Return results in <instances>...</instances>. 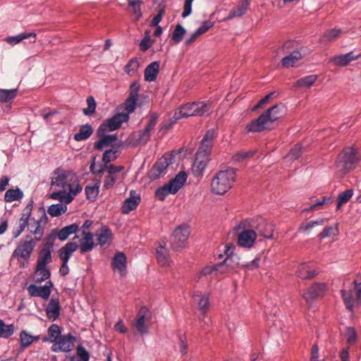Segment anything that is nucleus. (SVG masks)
<instances>
[{
	"instance_id": "1",
	"label": "nucleus",
	"mask_w": 361,
	"mask_h": 361,
	"mask_svg": "<svg viewBox=\"0 0 361 361\" xmlns=\"http://www.w3.org/2000/svg\"><path fill=\"white\" fill-rule=\"evenodd\" d=\"M285 113V106L281 104H277L268 109L262 114L257 119L253 120L246 126L247 132H262L264 130L271 129L272 123L283 116Z\"/></svg>"
},
{
	"instance_id": "2",
	"label": "nucleus",
	"mask_w": 361,
	"mask_h": 361,
	"mask_svg": "<svg viewBox=\"0 0 361 361\" xmlns=\"http://www.w3.org/2000/svg\"><path fill=\"white\" fill-rule=\"evenodd\" d=\"M51 185L68 189L73 195H78L82 189L75 173L61 169H57L54 171L51 177Z\"/></svg>"
},
{
	"instance_id": "3",
	"label": "nucleus",
	"mask_w": 361,
	"mask_h": 361,
	"mask_svg": "<svg viewBox=\"0 0 361 361\" xmlns=\"http://www.w3.org/2000/svg\"><path fill=\"white\" fill-rule=\"evenodd\" d=\"M361 157L358 154L357 149L353 147H345L338 155L336 160V169L338 173L344 176L353 170Z\"/></svg>"
},
{
	"instance_id": "4",
	"label": "nucleus",
	"mask_w": 361,
	"mask_h": 361,
	"mask_svg": "<svg viewBox=\"0 0 361 361\" xmlns=\"http://www.w3.org/2000/svg\"><path fill=\"white\" fill-rule=\"evenodd\" d=\"M235 173L236 170L233 168L219 171L212 180V191L217 195L225 194L233 186Z\"/></svg>"
},
{
	"instance_id": "5",
	"label": "nucleus",
	"mask_w": 361,
	"mask_h": 361,
	"mask_svg": "<svg viewBox=\"0 0 361 361\" xmlns=\"http://www.w3.org/2000/svg\"><path fill=\"white\" fill-rule=\"evenodd\" d=\"M211 104L209 101L188 103L181 106L178 111L175 112L174 118L180 119L189 116H202L209 111Z\"/></svg>"
},
{
	"instance_id": "6",
	"label": "nucleus",
	"mask_w": 361,
	"mask_h": 361,
	"mask_svg": "<svg viewBox=\"0 0 361 361\" xmlns=\"http://www.w3.org/2000/svg\"><path fill=\"white\" fill-rule=\"evenodd\" d=\"M346 308L353 311L355 306L361 304V275H357L353 285L348 289L341 290Z\"/></svg>"
},
{
	"instance_id": "7",
	"label": "nucleus",
	"mask_w": 361,
	"mask_h": 361,
	"mask_svg": "<svg viewBox=\"0 0 361 361\" xmlns=\"http://www.w3.org/2000/svg\"><path fill=\"white\" fill-rule=\"evenodd\" d=\"M187 180V174L185 171H180L170 181L159 188L155 192L156 197L161 201L165 200L169 194H176L184 185Z\"/></svg>"
},
{
	"instance_id": "8",
	"label": "nucleus",
	"mask_w": 361,
	"mask_h": 361,
	"mask_svg": "<svg viewBox=\"0 0 361 361\" xmlns=\"http://www.w3.org/2000/svg\"><path fill=\"white\" fill-rule=\"evenodd\" d=\"M302 49L300 44L296 41L286 42L282 47V50L284 54H287V56L281 60L283 66L286 68L293 66L300 60L303 57Z\"/></svg>"
},
{
	"instance_id": "9",
	"label": "nucleus",
	"mask_w": 361,
	"mask_h": 361,
	"mask_svg": "<svg viewBox=\"0 0 361 361\" xmlns=\"http://www.w3.org/2000/svg\"><path fill=\"white\" fill-rule=\"evenodd\" d=\"M35 247V243L30 235H25L20 240L16 248L12 253V258H17L20 266L24 264L22 259L27 261Z\"/></svg>"
},
{
	"instance_id": "10",
	"label": "nucleus",
	"mask_w": 361,
	"mask_h": 361,
	"mask_svg": "<svg viewBox=\"0 0 361 361\" xmlns=\"http://www.w3.org/2000/svg\"><path fill=\"white\" fill-rule=\"evenodd\" d=\"M248 226L256 231L259 235L266 238H272L274 225L261 216H257L247 221Z\"/></svg>"
},
{
	"instance_id": "11",
	"label": "nucleus",
	"mask_w": 361,
	"mask_h": 361,
	"mask_svg": "<svg viewBox=\"0 0 361 361\" xmlns=\"http://www.w3.org/2000/svg\"><path fill=\"white\" fill-rule=\"evenodd\" d=\"M190 228L187 225H180L178 226L173 233L171 240V247L175 251H179L183 249L188 240L190 235Z\"/></svg>"
},
{
	"instance_id": "12",
	"label": "nucleus",
	"mask_w": 361,
	"mask_h": 361,
	"mask_svg": "<svg viewBox=\"0 0 361 361\" xmlns=\"http://www.w3.org/2000/svg\"><path fill=\"white\" fill-rule=\"evenodd\" d=\"M129 119L128 114L118 113L111 118L106 119L99 126L97 132L100 134L104 131H114L118 129L122 123L127 122Z\"/></svg>"
},
{
	"instance_id": "13",
	"label": "nucleus",
	"mask_w": 361,
	"mask_h": 361,
	"mask_svg": "<svg viewBox=\"0 0 361 361\" xmlns=\"http://www.w3.org/2000/svg\"><path fill=\"white\" fill-rule=\"evenodd\" d=\"M152 314L150 311L145 306L141 307L136 315L133 327L141 334H147L149 332L147 322L150 321Z\"/></svg>"
},
{
	"instance_id": "14",
	"label": "nucleus",
	"mask_w": 361,
	"mask_h": 361,
	"mask_svg": "<svg viewBox=\"0 0 361 361\" xmlns=\"http://www.w3.org/2000/svg\"><path fill=\"white\" fill-rule=\"evenodd\" d=\"M75 341V337L70 333L66 335L61 336L58 341L51 346V350L54 352H70L74 347Z\"/></svg>"
},
{
	"instance_id": "15",
	"label": "nucleus",
	"mask_w": 361,
	"mask_h": 361,
	"mask_svg": "<svg viewBox=\"0 0 361 361\" xmlns=\"http://www.w3.org/2000/svg\"><path fill=\"white\" fill-rule=\"evenodd\" d=\"M326 290V286L324 283H317L310 287L302 294V298L306 301L307 305H310L311 302L324 295Z\"/></svg>"
},
{
	"instance_id": "16",
	"label": "nucleus",
	"mask_w": 361,
	"mask_h": 361,
	"mask_svg": "<svg viewBox=\"0 0 361 361\" xmlns=\"http://www.w3.org/2000/svg\"><path fill=\"white\" fill-rule=\"evenodd\" d=\"M257 236V234L256 233V231L248 226V228H245L239 233L238 236V243L241 247L250 248L253 245Z\"/></svg>"
},
{
	"instance_id": "17",
	"label": "nucleus",
	"mask_w": 361,
	"mask_h": 361,
	"mask_svg": "<svg viewBox=\"0 0 361 361\" xmlns=\"http://www.w3.org/2000/svg\"><path fill=\"white\" fill-rule=\"evenodd\" d=\"M171 164V161L166 157H161L157 161L152 169L149 172V177L152 180L158 178L161 174L165 173L167 167Z\"/></svg>"
},
{
	"instance_id": "18",
	"label": "nucleus",
	"mask_w": 361,
	"mask_h": 361,
	"mask_svg": "<svg viewBox=\"0 0 361 361\" xmlns=\"http://www.w3.org/2000/svg\"><path fill=\"white\" fill-rule=\"evenodd\" d=\"M360 58H361V53L357 55H355L353 51H350L345 54L334 56L330 59L329 61L337 66L343 67L348 66L351 61Z\"/></svg>"
},
{
	"instance_id": "19",
	"label": "nucleus",
	"mask_w": 361,
	"mask_h": 361,
	"mask_svg": "<svg viewBox=\"0 0 361 361\" xmlns=\"http://www.w3.org/2000/svg\"><path fill=\"white\" fill-rule=\"evenodd\" d=\"M150 133L151 132L148 129L140 130L137 133H133L126 142L129 144L132 143L133 145H145L150 139Z\"/></svg>"
},
{
	"instance_id": "20",
	"label": "nucleus",
	"mask_w": 361,
	"mask_h": 361,
	"mask_svg": "<svg viewBox=\"0 0 361 361\" xmlns=\"http://www.w3.org/2000/svg\"><path fill=\"white\" fill-rule=\"evenodd\" d=\"M61 309L59 299L51 298L45 309L47 318L51 321H55L60 315Z\"/></svg>"
},
{
	"instance_id": "21",
	"label": "nucleus",
	"mask_w": 361,
	"mask_h": 361,
	"mask_svg": "<svg viewBox=\"0 0 361 361\" xmlns=\"http://www.w3.org/2000/svg\"><path fill=\"white\" fill-rule=\"evenodd\" d=\"M80 243L78 248L81 254L91 251L95 247L93 233L84 232L82 238L80 239Z\"/></svg>"
},
{
	"instance_id": "22",
	"label": "nucleus",
	"mask_w": 361,
	"mask_h": 361,
	"mask_svg": "<svg viewBox=\"0 0 361 361\" xmlns=\"http://www.w3.org/2000/svg\"><path fill=\"white\" fill-rule=\"evenodd\" d=\"M295 274L298 277L301 278L302 279H310L313 278L317 273L313 268L312 264L305 262L298 266V269L295 271Z\"/></svg>"
},
{
	"instance_id": "23",
	"label": "nucleus",
	"mask_w": 361,
	"mask_h": 361,
	"mask_svg": "<svg viewBox=\"0 0 361 361\" xmlns=\"http://www.w3.org/2000/svg\"><path fill=\"white\" fill-rule=\"evenodd\" d=\"M27 292L31 297H39L44 300H48L51 295V290L48 288L38 286L35 284L30 285L27 288Z\"/></svg>"
},
{
	"instance_id": "24",
	"label": "nucleus",
	"mask_w": 361,
	"mask_h": 361,
	"mask_svg": "<svg viewBox=\"0 0 361 361\" xmlns=\"http://www.w3.org/2000/svg\"><path fill=\"white\" fill-rule=\"evenodd\" d=\"M130 197L127 198L121 207L123 214H128L135 209L140 202V197L135 195V191H130Z\"/></svg>"
},
{
	"instance_id": "25",
	"label": "nucleus",
	"mask_w": 361,
	"mask_h": 361,
	"mask_svg": "<svg viewBox=\"0 0 361 361\" xmlns=\"http://www.w3.org/2000/svg\"><path fill=\"white\" fill-rule=\"evenodd\" d=\"M77 195H73L72 192H69L68 189H62L54 192L50 195V198L59 200L61 204H66L72 202Z\"/></svg>"
},
{
	"instance_id": "26",
	"label": "nucleus",
	"mask_w": 361,
	"mask_h": 361,
	"mask_svg": "<svg viewBox=\"0 0 361 361\" xmlns=\"http://www.w3.org/2000/svg\"><path fill=\"white\" fill-rule=\"evenodd\" d=\"M209 158L196 154L194 163L192 166V173L195 176H200L207 166Z\"/></svg>"
},
{
	"instance_id": "27",
	"label": "nucleus",
	"mask_w": 361,
	"mask_h": 361,
	"mask_svg": "<svg viewBox=\"0 0 361 361\" xmlns=\"http://www.w3.org/2000/svg\"><path fill=\"white\" fill-rule=\"evenodd\" d=\"M78 244L76 242H69L62 247L59 252V257L63 262H68L73 253L78 249Z\"/></svg>"
},
{
	"instance_id": "28",
	"label": "nucleus",
	"mask_w": 361,
	"mask_h": 361,
	"mask_svg": "<svg viewBox=\"0 0 361 361\" xmlns=\"http://www.w3.org/2000/svg\"><path fill=\"white\" fill-rule=\"evenodd\" d=\"M234 247L232 245H226L225 254L227 257L221 263L222 267L226 265L229 269H233L239 264V258L237 255L233 254Z\"/></svg>"
},
{
	"instance_id": "29",
	"label": "nucleus",
	"mask_w": 361,
	"mask_h": 361,
	"mask_svg": "<svg viewBox=\"0 0 361 361\" xmlns=\"http://www.w3.org/2000/svg\"><path fill=\"white\" fill-rule=\"evenodd\" d=\"M106 133L107 131H104V133H102L101 135V133L99 134L97 131V135L100 137V139L94 143V147L96 149L102 150L104 147L109 146L112 142L117 140L118 137L116 135H106Z\"/></svg>"
},
{
	"instance_id": "30",
	"label": "nucleus",
	"mask_w": 361,
	"mask_h": 361,
	"mask_svg": "<svg viewBox=\"0 0 361 361\" xmlns=\"http://www.w3.org/2000/svg\"><path fill=\"white\" fill-rule=\"evenodd\" d=\"M209 293H205L202 294L200 292H195L192 295L193 301L198 305L199 309L204 314L206 313L209 307Z\"/></svg>"
},
{
	"instance_id": "31",
	"label": "nucleus",
	"mask_w": 361,
	"mask_h": 361,
	"mask_svg": "<svg viewBox=\"0 0 361 361\" xmlns=\"http://www.w3.org/2000/svg\"><path fill=\"white\" fill-rule=\"evenodd\" d=\"M160 63L159 61H154L149 63L145 70V80L148 82H153L157 80Z\"/></svg>"
},
{
	"instance_id": "32",
	"label": "nucleus",
	"mask_w": 361,
	"mask_h": 361,
	"mask_svg": "<svg viewBox=\"0 0 361 361\" xmlns=\"http://www.w3.org/2000/svg\"><path fill=\"white\" fill-rule=\"evenodd\" d=\"M112 267L123 275L126 269V256L123 252H116L112 261Z\"/></svg>"
},
{
	"instance_id": "33",
	"label": "nucleus",
	"mask_w": 361,
	"mask_h": 361,
	"mask_svg": "<svg viewBox=\"0 0 361 361\" xmlns=\"http://www.w3.org/2000/svg\"><path fill=\"white\" fill-rule=\"evenodd\" d=\"M113 238V233L111 229L106 226H102L101 232L97 235L98 243L101 245H109Z\"/></svg>"
},
{
	"instance_id": "34",
	"label": "nucleus",
	"mask_w": 361,
	"mask_h": 361,
	"mask_svg": "<svg viewBox=\"0 0 361 361\" xmlns=\"http://www.w3.org/2000/svg\"><path fill=\"white\" fill-rule=\"evenodd\" d=\"M249 5H250L249 0H242L240 5L232 8L230 11L227 19H232L233 18L241 17L247 11Z\"/></svg>"
},
{
	"instance_id": "35",
	"label": "nucleus",
	"mask_w": 361,
	"mask_h": 361,
	"mask_svg": "<svg viewBox=\"0 0 361 361\" xmlns=\"http://www.w3.org/2000/svg\"><path fill=\"white\" fill-rule=\"evenodd\" d=\"M78 230V225L77 224H72L60 229L56 233V237H58L61 241H64L68 239L71 235L76 233Z\"/></svg>"
},
{
	"instance_id": "36",
	"label": "nucleus",
	"mask_w": 361,
	"mask_h": 361,
	"mask_svg": "<svg viewBox=\"0 0 361 361\" xmlns=\"http://www.w3.org/2000/svg\"><path fill=\"white\" fill-rule=\"evenodd\" d=\"M342 33V30L341 29H336V28H331L326 32H324V34L321 36L319 39V42L321 44H326L327 43H329L332 42L333 40H335L336 39L338 38L340 35Z\"/></svg>"
},
{
	"instance_id": "37",
	"label": "nucleus",
	"mask_w": 361,
	"mask_h": 361,
	"mask_svg": "<svg viewBox=\"0 0 361 361\" xmlns=\"http://www.w3.org/2000/svg\"><path fill=\"white\" fill-rule=\"evenodd\" d=\"M93 128L89 124H85L80 127L78 133L74 135V140L80 142L88 139L93 133Z\"/></svg>"
},
{
	"instance_id": "38",
	"label": "nucleus",
	"mask_w": 361,
	"mask_h": 361,
	"mask_svg": "<svg viewBox=\"0 0 361 361\" xmlns=\"http://www.w3.org/2000/svg\"><path fill=\"white\" fill-rule=\"evenodd\" d=\"M36 34L35 32H23L20 33L16 36L8 37L5 39V41L11 45H15L24 39H29L30 37L33 38L32 42H35Z\"/></svg>"
},
{
	"instance_id": "39",
	"label": "nucleus",
	"mask_w": 361,
	"mask_h": 361,
	"mask_svg": "<svg viewBox=\"0 0 361 361\" xmlns=\"http://www.w3.org/2000/svg\"><path fill=\"white\" fill-rule=\"evenodd\" d=\"M50 276V271L46 267L37 265L33 280L36 283H40L49 279Z\"/></svg>"
},
{
	"instance_id": "40",
	"label": "nucleus",
	"mask_w": 361,
	"mask_h": 361,
	"mask_svg": "<svg viewBox=\"0 0 361 361\" xmlns=\"http://www.w3.org/2000/svg\"><path fill=\"white\" fill-rule=\"evenodd\" d=\"M18 89H0V102L3 103H12L17 97Z\"/></svg>"
},
{
	"instance_id": "41",
	"label": "nucleus",
	"mask_w": 361,
	"mask_h": 361,
	"mask_svg": "<svg viewBox=\"0 0 361 361\" xmlns=\"http://www.w3.org/2000/svg\"><path fill=\"white\" fill-rule=\"evenodd\" d=\"M317 75H309L298 80L293 85L295 87H310L317 80Z\"/></svg>"
},
{
	"instance_id": "42",
	"label": "nucleus",
	"mask_w": 361,
	"mask_h": 361,
	"mask_svg": "<svg viewBox=\"0 0 361 361\" xmlns=\"http://www.w3.org/2000/svg\"><path fill=\"white\" fill-rule=\"evenodd\" d=\"M23 197V192L19 189H9L4 195V200L7 202H11L19 200Z\"/></svg>"
},
{
	"instance_id": "43",
	"label": "nucleus",
	"mask_w": 361,
	"mask_h": 361,
	"mask_svg": "<svg viewBox=\"0 0 361 361\" xmlns=\"http://www.w3.org/2000/svg\"><path fill=\"white\" fill-rule=\"evenodd\" d=\"M51 259L52 257L51 250H45L42 249L39 254L37 265L40 267H46L47 264L51 262Z\"/></svg>"
},
{
	"instance_id": "44",
	"label": "nucleus",
	"mask_w": 361,
	"mask_h": 361,
	"mask_svg": "<svg viewBox=\"0 0 361 361\" xmlns=\"http://www.w3.org/2000/svg\"><path fill=\"white\" fill-rule=\"evenodd\" d=\"M20 339L21 345L23 348H27L30 346L34 341H38L39 339V336H32L26 331H22L20 334Z\"/></svg>"
},
{
	"instance_id": "45",
	"label": "nucleus",
	"mask_w": 361,
	"mask_h": 361,
	"mask_svg": "<svg viewBox=\"0 0 361 361\" xmlns=\"http://www.w3.org/2000/svg\"><path fill=\"white\" fill-rule=\"evenodd\" d=\"M67 206L63 204H54L48 208V214L53 217L59 216L65 213Z\"/></svg>"
},
{
	"instance_id": "46",
	"label": "nucleus",
	"mask_w": 361,
	"mask_h": 361,
	"mask_svg": "<svg viewBox=\"0 0 361 361\" xmlns=\"http://www.w3.org/2000/svg\"><path fill=\"white\" fill-rule=\"evenodd\" d=\"M353 195V190L348 189L342 192H341L338 196V203L336 206V209H339L342 207L343 204L347 203Z\"/></svg>"
},
{
	"instance_id": "47",
	"label": "nucleus",
	"mask_w": 361,
	"mask_h": 361,
	"mask_svg": "<svg viewBox=\"0 0 361 361\" xmlns=\"http://www.w3.org/2000/svg\"><path fill=\"white\" fill-rule=\"evenodd\" d=\"M14 333L13 324L6 325L2 319H0V337L7 338Z\"/></svg>"
},
{
	"instance_id": "48",
	"label": "nucleus",
	"mask_w": 361,
	"mask_h": 361,
	"mask_svg": "<svg viewBox=\"0 0 361 361\" xmlns=\"http://www.w3.org/2000/svg\"><path fill=\"white\" fill-rule=\"evenodd\" d=\"M338 234V224L326 226L324 230L319 234V237L321 238H325L328 237H334Z\"/></svg>"
},
{
	"instance_id": "49",
	"label": "nucleus",
	"mask_w": 361,
	"mask_h": 361,
	"mask_svg": "<svg viewBox=\"0 0 361 361\" xmlns=\"http://www.w3.org/2000/svg\"><path fill=\"white\" fill-rule=\"evenodd\" d=\"M185 33V29L181 25L178 24L176 26L173 32L171 39L174 43L178 44L183 40Z\"/></svg>"
},
{
	"instance_id": "50",
	"label": "nucleus",
	"mask_w": 361,
	"mask_h": 361,
	"mask_svg": "<svg viewBox=\"0 0 361 361\" xmlns=\"http://www.w3.org/2000/svg\"><path fill=\"white\" fill-rule=\"evenodd\" d=\"M212 146H213V142H209L202 140L200 147H199V149L196 154L202 155V156H204V157L209 158V157L211 154V152H212Z\"/></svg>"
},
{
	"instance_id": "51",
	"label": "nucleus",
	"mask_w": 361,
	"mask_h": 361,
	"mask_svg": "<svg viewBox=\"0 0 361 361\" xmlns=\"http://www.w3.org/2000/svg\"><path fill=\"white\" fill-rule=\"evenodd\" d=\"M345 337L349 345H353L357 342V334L354 327L348 326L346 328Z\"/></svg>"
},
{
	"instance_id": "52",
	"label": "nucleus",
	"mask_w": 361,
	"mask_h": 361,
	"mask_svg": "<svg viewBox=\"0 0 361 361\" xmlns=\"http://www.w3.org/2000/svg\"><path fill=\"white\" fill-rule=\"evenodd\" d=\"M28 231L32 235L39 234L40 233H44V228L41 225V219L40 220H34L33 223H28Z\"/></svg>"
},
{
	"instance_id": "53",
	"label": "nucleus",
	"mask_w": 361,
	"mask_h": 361,
	"mask_svg": "<svg viewBox=\"0 0 361 361\" xmlns=\"http://www.w3.org/2000/svg\"><path fill=\"white\" fill-rule=\"evenodd\" d=\"M61 329L59 325L55 324H51L48 329L49 336L51 338V342L56 343L61 336Z\"/></svg>"
},
{
	"instance_id": "54",
	"label": "nucleus",
	"mask_w": 361,
	"mask_h": 361,
	"mask_svg": "<svg viewBox=\"0 0 361 361\" xmlns=\"http://www.w3.org/2000/svg\"><path fill=\"white\" fill-rule=\"evenodd\" d=\"M119 153V150L116 149H108L104 152L102 157L103 162L107 165L111 161H114L117 159L118 154Z\"/></svg>"
},
{
	"instance_id": "55",
	"label": "nucleus",
	"mask_w": 361,
	"mask_h": 361,
	"mask_svg": "<svg viewBox=\"0 0 361 361\" xmlns=\"http://www.w3.org/2000/svg\"><path fill=\"white\" fill-rule=\"evenodd\" d=\"M157 259L159 264L161 266L169 265V258L166 250L161 249L157 250Z\"/></svg>"
},
{
	"instance_id": "56",
	"label": "nucleus",
	"mask_w": 361,
	"mask_h": 361,
	"mask_svg": "<svg viewBox=\"0 0 361 361\" xmlns=\"http://www.w3.org/2000/svg\"><path fill=\"white\" fill-rule=\"evenodd\" d=\"M87 107L83 109V114L85 116H92L96 109V102L93 97L90 96L87 98Z\"/></svg>"
},
{
	"instance_id": "57",
	"label": "nucleus",
	"mask_w": 361,
	"mask_h": 361,
	"mask_svg": "<svg viewBox=\"0 0 361 361\" xmlns=\"http://www.w3.org/2000/svg\"><path fill=\"white\" fill-rule=\"evenodd\" d=\"M139 67H140V63H139L137 59L135 58H133L126 64V66L125 67L126 72L129 75L133 74L138 69Z\"/></svg>"
},
{
	"instance_id": "58",
	"label": "nucleus",
	"mask_w": 361,
	"mask_h": 361,
	"mask_svg": "<svg viewBox=\"0 0 361 361\" xmlns=\"http://www.w3.org/2000/svg\"><path fill=\"white\" fill-rule=\"evenodd\" d=\"M99 193V187L96 185H87L85 188V194L87 198L90 200H94Z\"/></svg>"
},
{
	"instance_id": "59",
	"label": "nucleus",
	"mask_w": 361,
	"mask_h": 361,
	"mask_svg": "<svg viewBox=\"0 0 361 361\" xmlns=\"http://www.w3.org/2000/svg\"><path fill=\"white\" fill-rule=\"evenodd\" d=\"M56 233L54 231H53L46 238V242L44 244L42 249L45 250H51V248L54 246V240H56Z\"/></svg>"
},
{
	"instance_id": "60",
	"label": "nucleus",
	"mask_w": 361,
	"mask_h": 361,
	"mask_svg": "<svg viewBox=\"0 0 361 361\" xmlns=\"http://www.w3.org/2000/svg\"><path fill=\"white\" fill-rule=\"evenodd\" d=\"M28 223L24 220L18 221V225L13 230V237L16 238H18L25 230L26 227H27Z\"/></svg>"
},
{
	"instance_id": "61",
	"label": "nucleus",
	"mask_w": 361,
	"mask_h": 361,
	"mask_svg": "<svg viewBox=\"0 0 361 361\" xmlns=\"http://www.w3.org/2000/svg\"><path fill=\"white\" fill-rule=\"evenodd\" d=\"M141 4H142V1L140 0L130 1V6L133 8L134 14L136 16V18H135L136 20H139L142 16V13L141 9H140Z\"/></svg>"
},
{
	"instance_id": "62",
	"label": "nucleus",
	"mask_w": 361,
	"mask_h": 361,
	"mask_svg": "<svg viewBox=\"0 0 361 361\" xmlns=\"http://www.w3.org/2000/svg\"><path fill=\"white\" fill-rule=\"evenodd\" d=\"M137 101V98H135L133 96H129L126 101V106L125 109L128 111V113H133L136 107V102Z\"/></svg>"
},
{
	"instance_id": "63",
	"label": "nucleus",
	"mask_w": 361,
	"mask_h": 361,
	"mask_svg": "<svg viewBox=\"0 0 361 361\" xmlns=\"http://www.w3.org/2000/svg\"><path fill=\"white\" fill-rule=\"evenodd\" d=\"M76 353L78 357H79L82 361H89L90 353L82 345H78L77 346Z\"/></svg>"
},
{
	"instance_id": "64",
	"label": "nucleus",
	"mask_w": 361,
	"mask_h": 361,
	"mask_svg": "<svg viewBox=\"0 0 361 361\" xmlns=\"http://www.w3.org/2000/svg\"><path fill=\"white\" fill-rule=\"evenodd\" d=\"M302 147L300 144H297L295 147L290 151L288 157L290 159H297L299 158L302 153Z\"/></svg>"
}]
</instances>
